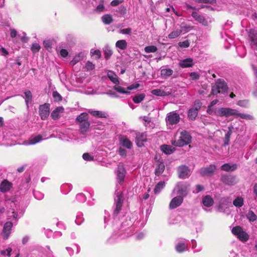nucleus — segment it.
Returning a JSON list of instances; mask_svg holds the SVG:
<instances>
[{"label": "nucleus", "mask_w": 257, "mask_h": 257, "mask_svg": "<svg viewBox=\"0 0 257 257\" xmlns=\"http://www.w3.org/2000/svg\"><path fill=\"white\" fill-rule=\"evenodd\" d=\"M192 137L190 133L186 131H183L180 133V136L177 139V135L174 140H172L171 144L173 146L181 147L189 144L191 142Z\"/></svg>", "instance_id": "nucleus-1"}, {"label": "nucleus", "mask_w": 257, "mask_h": 257, "mask_svg": "<svg viewBox=\"0 0 257 257\" xmlns=\"http://www.w3.org/2000/svg\"><path fill=\"white\" fill-rule=\"evenodd\" d=\"M215 113L218 116H234L242 118H246L247 116L246 114L239 113L237 110L230 108H220L215 111Z\"/></svg>", "instance_id": "nucleus-2"}, {"label": "nucleus", "mask_w": 257, "mask_h": 257, "mask_svg": "<svg viewBox=\"0 0 257 257\" xmlns=\"http://www.w3.org/2000/svg\"><path fill=\"white\" fill-rule=\"evenodd\" d=\"M190 184L187 182H179L174 188L173 193L180 196H182L184 198L188 194L190 190Z\"/></svg>", "instance_id": "nucleus-3"}, {"label": "nucleus", "mask_w": 257, "mask_h": 257, "mask_svg": "<svg viewBox=\"0 0 257 257\" xmlns=\"http://www.w3.org/2000/svg\"><path fill=\"white\" fill-rule=\"evenodd\" d=\"M227 86L223 80L218 79L212 87L211 94L217 95L218 93H223L227 90Z\"/></svg>", "instance_id": "nucleus-4"}, {"label": "nucleus", "mask_w": 257, "mask_h": 257, "mask_svg": "<svg viewBox=\"0 0 257 257\" xmlns=\"http://www.w3.org/2000/svg\"><path fill=\"white\" fill-rule=\"evenodd\" d=\"M232 233L242 241H246L248 239V235L243 231L242 228L239 226H235L232 229Z\"/></svg>", "instance_id": "nucleus-5"}, {"label": "nucleus", "mask_w": 257, "mask_h": 257, "mask_svg": "<svg viewBox=\"0 0 257 257\" xmlns=\"http://www.w3.org/2000/svg\"><path fill=\"white\" fill-rule=\"evenodd\" d=\"M180 119L179 114L175 111H172L167 114L166 121L167 125H174L177 124Z\"/></svg>", "instance_id": "nucleus-6"}, {"label": "nucleus", "mask_w": 257, "mask_h": 257, "mask_svg": "<svg viewBox=\"0 0 257 257\" xmlns=\"http://www.w3.org/2000/svg\"><path fill=\"white\" fill-rule=\"evenodd\" d=\"M140 86V84L139 83H136L135 84H132L129 86H128L126 88H125L119 85V83L116 84L114 87L113 88L114 90H115L116 91H117L119 93H122V94H129L130 90H132L133 89H136L138 88Z\"/></svg>", "instance_id": "nucleus-7"}, {"label": "nucleus", "mask_w": 257, "mask_h": 257, "mask_svg": "<svg viewBox=\"0 0 257 257\" xmlns=\"http://www.w3.org/2000/svg\"><path fill=\"white\" fill-rule=\"evenodd\" d=\"M123 196L121 192H117L116 193V197L114 198L115 208L114 213L117 214L120 211L123 203Z\"/></svg>", "instance_id": "nucleus-8"}, {"label": "nucleus", "mask_w": 257, "mask_h": 257, "mask_svg": "<svg viewBox=\"0 0 257 257\" xmlns=\"http://www.w3.org/2000/svg\"><path fill=\"white\" fill-rule=\"evenodd\" d=\"M152 93L153 95L156 96H164L170 95L172 90L171 88H167L165 87L163 88V87L160 89H155L152 91Z\"/></svg>", "instance_id": "nucleus-9"}, {"label": "nucleus", "mask_w": 257, "mask_h": 257, "mask_svg": "<svg viewBox=\"0 0 257 257\" xmlns=\"http://www.w3.org/2000/svg\"><path fill=\"white\" fill-rule=\"evenodd\" d=\"M178 173L180 178L185 179L190 176L191 171L187 166L182 165L178 167Z\"/></svg>", "instance_id": "nucleus-10"}, {"label": "nucleus", "mask_w": 257, "mask_h": 257, "mask_svg": "<svg viewBox=\"0 0 257 257\" xmlns=\"http://www.w3.org/2000/svg\"><path fill=\"white\" fill-rule=\"evenodd\" d=\"M117 180L119 183H121L125 176L126 170L122 164H119L116 172Z\"/></svg>", "instance_id": "nucleus-11"}, {"label": "nucleus", "mask_w": 257, "mask_h": 257, "mask_svg": "<svg viewBox=\"0 0 257 257\" xmlns=\"http://www.w3.org/2000/svg\"><path fill=\"white\" fill-rule=\"evenodd\" d=\"M13 227V223L11 221L6 222L4 225L2 235L4 239H7L9 238Z\"/></svg>", "instance_id": "nucleus-12"}, {"label": "nucleus", "mask_w": 257, "mask_h": 257, "mask_svg": "<svg viewBox=\"0 0 257 257\" xmlns=\"http://www.w3.org/2000/svg\"><path fill=\"white\" fill-rule=\"evenodd\" d=\"M49 104H44L39 107V114L42 119H46L49 115Z\"/></svg>", "instance_id": "nucleus-13"}, {"label": "nucleus", "mask_w": 257, "mask_h": 257, "mask_svg": "<svg viewBox=\"0 0 257 257\" xmlns=\"http://www.w3.org/2000/svg\"><path fill=\"white\" fill-rule=\"evenodd\" d=\"M192 17L198 22L201 24L202 25L204 26H207L209 25V24L211 22V21H208L207 19H206L203 16H201L198 14L196 12H193L192 13Z\"/></svg>", "instance_id": "nucleus-14"}, {"label": "nucleus", "mask_w": 257, "mask_h": 257, "mask_svg": "<svg viewBox=\"0 0 257 257\" xmlns=\"http://www.w3.org/2000/svg\"><path fill=\"white\" fill-rule=\"evenodd\" d=\"M183 201V198L182 196H180L179 195H177V196H176L174 197L171 201L170 204H169V208L170 209H175L182 203Z\"/></svg>", "instance_id": "nucleus-15"}, {"label": "nucleus", "mask_w": 257, "mask_h": 257, "mask_svg": "<svg viewBox=\"0 0 257 257\" xmlns=\"http://www.w3.org/2000/svg\"><path fill=\"white\" fill-rule=\"evenodd\" d=\"M250 38V45L251 47L257 50V32L254 30H250L249 33Z\"/></svg>", "instance_id": "nucleus-16"}, {"label": "nucleus", "mask_w": 257, "mask_h": 257, "mask_svg": "<svg viewBox=\"0 0 257 257\" xmlns=\"http://www.w3.org/2000/svg\"><path fill=\"white\" fill-rule=\"evenodd\" d=\"M42 140V136L40 135L32 136L28 140L25 141L23 144L26 146L35 145L41 142Z\"/></svg>", "instance_id": "nucleus-17"}, {"label": "nucleus", "mask_w": 257, "mask_h": 257, "mask_svg": "<svg viewBox=\"0 0 257 257\" xmlns=\"http://www.w3.org/2000/svg\"><path fill=\"white\" fill-rule=\"evenodd\" d=\"M120 144L128 149H131L132 147L133 144L131 141L125 136H120L119 137Z\"/></svg>", "instance_id": "nucleus-18"}, {"label": "nucleus", "mask_w": 257, "mask_h": 257, "mask_svg": "<svg viewBox=\"0 0 257 257\" xmlns=\"http://www.w3.org/2000/svg\"><path fill=\"white\" fill-rule=\"evenodd\" d=\"M147 141V134L145 133H138L136 137L137 145L141 147L143 146L144 143Z\"/></svg>", "instance_id": "nucleus-19"}, {"label": "nucleus", "mask_w": 257, "mask_h": 257, "mask_svg": "<svg viewBox=\"0 0 257 257\" xmlns=\"http://www.w3.org/2000/svg\"><path fill=\"white\" fill-rule=\"evenodd\" d=\"M215 170V166L211 165L208 167L202 168L200 170V174L202 176H209L212 174Z\"/></svg>", "instance_id": "nucleus-20"}, {"label": "nucleus", "mask_w": 257, "mask_h": 257, "mask_svg": "<svg viewBox=\"0 0 257 257\" xmlns=\"http://www.w3.org/2000/svg\"><path fill=\"white\" fill-rule=\"evenodd\" d=\"M188 247V245L186 241L183 240L178 242L176 246L175 249L178 252L182 253L184 252Z\"/></svg>", "instance_id": "nucleus-21"}, {"label": "nucleus", "mask_w": 257, "mask_h": 257, "mask_svg": "<svg viewBox=\"0 0 257 257\" xmlns=\"http://www.w3.org/2000/svg\"><path fill=\"white\" fill-rule=\"evenodd\" d=\"M79 125L80 133L82 135H85L89 131L90 124L88 120H87L79 123Z\"/></svg>", "instance_id": "nucleus-22"}, {"label": "nucleus", "mask_w": 257, "mask_h": 257, "mask_svg": "<svg viewBox=\"0 0 257 257\" xmlns=\"http://www.w3.org/2000/svg\"><path fill=\"white\" fill-rule=\"evenodd\" d=\"M222 182L228 185H233L236 183L235 178L231 176H225L222 177Z\"/></svg>", "instance_id": "nucleus-23"}, {"label": "nucleus", "mask_w": 257, "mask_h": 257, "mask_svg": "<svg viewBox=\"0 0 257 257\" xmlns=\"http://www.w3.org/2000/svg\"><path fill=\"white\" fill-rule=\"evenodd\" d=\"M179 65L182 68H188L193 65V60L191 58H187L180 61Z\"/></svg>", "instance_id": "nucleus-24"}, {"label": "nucleus", "mask_w": 257, "mask_h": 257, "mask_svg": "<svg viewBox=\"0 0 257 257\" xmlns=\"http://www.w3.org/2000/svg\"><path fill=\"white\" fill-rule=\"evenodd\" d=\"M202 203L204 206L209 207L213 205L214 201L210 195H206L202 199Z\"/></svg>", "instance_id": "nucleus-25"}, {"label": "nucleus", "mask_w": 257, "mask_h": 257, "mask_svg": "<svg viewBox=\"0 0 257 257\" xmlns=\"http://www.w3.org/2000/svg\"><path fill=\"white\" fill-rule=\"evenodd\" d=\"M64 111V108L62 107H58L54 110L51 113V116L53 119H57L60 117V115Z\"/></svg>", "instance_id": "nucleus-26"}, {"label": "nucleus", "mask_w": 257, "mask_h": 257, "mask_svg": "<svg viewBox=\"0 0 257 257\" xmlns=\"http://www.w3.org/2000/svg\"><path fill=\"white\" fill-rule=\"evenodd\" d=\"M12 184L7 180H4L0 184V191L2 192H5L9 191Z\"/></svg>", "instance_id": "nucleus-27"}, {"label": "nucleus", "mask_w": 257, "mask_h": 257, "mask_svg": "<svg viewBox=\"0 0 257 257\" xmlns=\"http://www.w3.org/2000/svg\"><path fill=\"white\" fill-rule=\"evenodd\" d=\"M237 168V165L235 164H225L221 166V170L224 171H233Z\"/></svg>", "instance_id": "nucleus-28"}, {"label": "nucleus", "mask_w": 257, "mask_h": 257, "mask_svg": "<svg viewBox=\"0 0 257 257\" xmlns=\"http://www.w3.org/2000/svg\"><path fill=\"white\" fill-rule=\"evenodd\" d=\"M161 149L164 153L166 154H171L175 151L174 147L167 145H163L161 146Z\"/></svg>", "instance_id": "nucleus-29"}, {"label": "nucleus", "mask_w": 257, "mask_h": 257, "mask_svg": "<svg viewBox=\"0 0 257 257\" xmlns=\"http://www.w3.org/2000/svg\"><path fill=\"white\" fill-rule=\"evenodd\" d=\"M23 97L25 98V102L27 107H29V104L31 103L32 101V94L30 90H27L24 92V96Z\"/></svg>", "instance_id": "nucleus-30"}, {"label": "nucleus", "mask_w": 257, "mask_h": 257, "mask_svg": "<svg viewBox=\"0 0 257 257\" xmlns=\"http://www.w3.org/2000/svg\"><path fill=\"white\" fill-rule=\"evenodd\" d=\"M180 31L181 33H186L188 32L191 30L193 29V27L187 24L186 23L183 22L180 25Z\"/></svg>", "instance_id": "nucleus-31"}, {"label": "nucleus", "mask_w": 257, "mask_h": 257, "mask_svg": "<svg viewBox=\"0 0 257 257\" xmlns=\"http://www.w3.org/2000/svg\"><path fill=\"white\" fill-rule=\"evenodd\" d=\"M84 57V55L83 53L80 52L76 55L73 58V60L71 61L70 64L72 66L75 65L77 63L81 61Z\"/></svg>", "instance_id": "nucleus-32"}, {"label": "nucleus", "mask_w": 257, "mask_h": 257, "mask_svg": "<svg viewBox=\"0 0 257 257\" xmlns=\"http://www.w3.org/2000/svg\"><path fill=\"white\" fill-rule=\"evenodd\" d=\"M76 120V121L79 123L82 122L87 121L88 120V115L86 112L81 113L77 117Z\"/></svg>", "instance_id": "nucleus-33"}, {"label": "nucleus", "mask_w": 257, "mask_h": 257, "mask_svg": "<svg viewBox=\"0 0 257 257\" xmlns=\"http://www.w3.org/2000/svg\"><path fill=\"white\" fill-rule=\"evenodd\" d=\"M244 203L243 198L241 197H237L233 201V204L236 207H242Z\"/></svg>", "instance_id": "nucleus-34"}, {"label": "nucleus", "mask_w": 257, "mask_h": 257, "mask_svg": "<svg viewBox=\"0 0 257 257\" xmlns=\"http://www.w3.org/2000/svg\"><path fill=\"white\" fill-rule=\"evenodd\" d=\"M115 46L117 48L123 50L127 47V42L124 40H118L116 42Z\"/></svg>", "instance_id": "nucleus-35"}, {"label": "nucleus", "mask_w": 257, "mask_h": 257, "mask_svg": "<svg viewBox=\"0 0 257 257\" xmlns=\"http://www.w3.org/2000/svg\"><path fill=\"white\" fill-rule=\"evenodd\" d=\"M89 113L94 116L97 117H105L106 113L104 112L98 110H89Z\"/></svg>", "instance_id": "nucleus-36"}, {"label": "nucleus", "mask_w": 257, "mask_h": 257, "mask_svg": "<svg viewBox=\"0 0 257 257\" xmlns=\"http://www.w3.org/2000/svg\"><path fill=\"white\" fill-rule=\"evenodd\" d=\"M101 20L102 22L106 25H109L111 24L113 21L112 16L108 14L103 15L101 17Z\"/></svg>", "instance_id": "nucleus-37"}, {"label": "nucleus", "mask_w": 257, "mask_h": 257, "mask_svg": "<svg viewBox=\"0 0 257 257\" xmlns=\"http://www.w3.org/2000/svg\"><path fill=\"white\" fill-rule=\"evenodd\" d=\"M107 75L109 79L113 82L114 84L119 83L117 78V76L112 71H109L107 73Z\"/></svg>", "instance_id": "nucleus-38"}, {"label": "nucleus", "mask_w": 257, "mask_h": 257, "mask_svg": "<svg viewBox=\"0 0 257 257\" xmlns=\"http://www.w3.org/2000/svg\"><path fill=\"white\" fill-rule=\"evenodd\" d=\"M165 169V165L164 164L162 163H159L158 164V166L155 170V174L157 176H159L160 174H161Z\"/></svg>", "instance_id": "nucleus-39"}, {"label": "nucleus", "mask_w": 257, "mask_h": 257, "mask_svg": "<svg viewBox=\"0 0 257 257\" xmlns=\"http://www.w3.org/2000/svg\"><path fill=\"white\" fill-rule=\"evenodd\" d=\"M173 71L170 68H164L161 70V74L162 76L167 77L173 74Z\"/></svg>", "instance_id": "nucleus-40"}, {"label": "nucleus", "mask_w": 257, "mask_h": 257, "mask_svg": "<svg viewBox=\"0 0 257 257\" xmlns=\"http://www.w3.org/2000/svg\"><path fill=\"white\" fill-rule=\"evenodd\" d=\"M246 217L250 222H253L257 219V216L252 210L248 211L246 214Z\"/></svg>", "instance_id": "nucleus-41"}, {"label": "nucleus", "mask_w": 257, "mask_h": 257, "mask_svg": "<svg viewBox=\"0 0 257 257\" xmlns=\"http://www.w3.org/2000/svg\"><path fill=\"white\" fill-rule=\"evenodd\" d=\"M165 186L164 182H159L155 186L154 188V192L155 194H158L160 192L161 190L164 188Z\"/></svg>", "instance_id": "nucleus-42"}, {"label": "nucleus", "mask_w": 257, "mask_h": 257, "mask_svg": "<svg viewBox=\"0 0 257 257\" xmlns=\"http://www.w3.org/2000/svg\"><path fill=\"white\" fill-rule=\"evenodd\" d=\"M232 129H233L232 126H230L228 127V131L225 134V140H224L225 145H228V143L230 140V137L232 133Z\"/></svg>", "instance_id": "nucleus-43"}, {"label": "nucleus", "mask_w": 257, "mask_h": 257, "mask_svg": "<svg viewBox=\"0 0 257 257\" xmlns=\"http://www.w3.org/2000/svg\"><path fill=\"white\" fill-rule=\"evenodd\" d=\"M198 114V112L194 109H190L188 112V116L190 119L194 120Z\"/></svg>", "instance_id": "nucleus-44"}, {"label": "nucleus", "mask_w": 257, "mask_h": 257, "mask_svg": "<svg viewBox=\"0 0 257 257\" xmlns=\"http://www.w3.org/2000/svg\"><path fill=\"white\" fill-rule=\"evenodd\" d=\"M145 97V94H140L139 95H136L133 98V101L136 103H140L141 101H142L144 100Z\"/></svg>", "instance_id": "nucleus-45"}, {"label": "nucleus", "mask_w": 257, "mask_h": 257, "mask_svg": "<svg viewBox=\"0 0 257 257\" xmlns=\"http://www.w3.org/2000/svg\"><path fill=\"white\" fill-rule=\"evenodd\" d=\"M158 50V48L155 46H148L144 48L145 51L147 53H155Z\"/></svg>", "instance_id": "nucleus-46"}, {"label": "nucleus", "mask_w": 257, "mask_h": 257, "mask_svg": "<svg viewBox=\"0 0 257 257\" xmlns=\"http://www.w3.org/2000/svg\"><path fill=\"white\" fill-rule=\"evenodd\" d=\"M181 34V33L180 30L177 29L170 33L168 35V38L169 39H174L178 37Z\"/></svg>", "instance_id": "nucleus-47"}, {"label": "nucleus", "mask_w": 257, "mask_h": 257, "mask_svg": "<svg viewBox=\"0 0 257 257\" xmlns=\"http://www.w3.org/2000/svg\"><path fill=\"white\" fill-rule=\"evenodd\" d=\"M18 214L17 212L13 211L12 212L9 211L8 212V218L9 219H13V220H18Z\"/></svg>", "instance_id": "nucleus-48"}, {"label": "nucleus", "mask_w": 257, "mask_h": 257, "mask_svg": "<svg viewBox=\"0 0 257 257\" xmlns=\"http://www.w3.org/2000/svg\"><path fill=\"white\" fill-rule=\"evenodd\" d=\"M41 47L40 45L38 43H34L32 44L31 49L33 53H36L39 51Z\"/></svg>", "instance_id": "nucleus-49"}, {"label": "nucleus", "mask_w": 257, "mask_h": 257, "mask_svg": "<svg viewBox=\"0 0 257 257\" xmlns=\"http://www.w3.org/2000/svg\"><path fill=\"white\" fill-rule=\"evenodd\" d=\"M202 105V103L199 100H196L195 101L194 105L191 109H194L196 111L198 112L200 109Z\"/></svg>", "instance_id": "nucleus-50"}, {"label": "nucleus", "mask_w": 257, "mask_h": 257, "mask_svg": "<svg viewBox=\"0 0 257 257\" xmlns=\"http://www.w3.org/2000/svg\"><path fill=\"white\" fill-rule=\"evenodd\" d=\"M90 53L92 55L94 56L96 59H99L101 56V52L99 50L91 49Z\"/></svg>", "instance_id": "nucleus-51"}, {"label": "nucleus", "mask_w": 257, "mask_h": 257, "mask_svg": "<svg viewBox=\"0 0 257 257\" xmlns=\"http://www.w3.org/2000/svg\"><path fill=\"white\" fill-rule=\"evenodd\" d=\"M52 95L55 101H59L62 99L61 95L57 91H53Z\"/></svg>", "instance_id": "nucleus-52"}, {"label": "nucleus", "mask_w": 257, "mask_h": 257, "mask_svg": "<svg viewBox=\"0 0 257 257\" xmlns=\"http://www.w3.org/2000/svg\"><path fill=\"white\" fill-rule=\"evenodd\" d=\"M104 52V57L106 59H108L112 54V51L108 48H105Z\"/></svg>", "instance_id": "nucleus-53"}, {"label": "nucleus", "mask_w": 257, "mask_h": 257, "mask_svg": "<svg viewBox=\"0 0 257 257\" xmlns=\"http://www.w3.org/2000/svg\"><path fill=\"white\" fill-rule=\"evenodd\" d=\"M44 46L48 51L51 49L52 43L50 40H45L43 42Z\"/></svg>", "instance_id": "nucleus-54"}, {"label": "nucleus", "mask_w": 257, "mask_h": 257, "mask_svg": "<svg viewBox=\"0 0 257 257\" xmlns=\"http://www.w3.org/2000/svg\"><path fill=\"white\" fill-rule=\"evenodd\" d=\"M85 68L87 70H91L94 68V65L92 62L88 61L85 64Z\"/></svg>", "instance_id": "nucleus-55"}, {"label": "nucleus", "mask_w": 257, "mask_h": 257, "mask_svg": "<svg viewBox=\"0 0 257 257\" xmlns=\"http://www.w3.org/2000/svg\"><path fill=\"white\" fill-rule=\"evenodd\" d=\"M121 15H124L126 13V9L123 6H120L117 11Z\"/></svg>", "instance_id": "nucleus-56"}, {"label": "nucleus", "mask_w": 257, "mask_h": 257, "mask_svg": "<svg viewBox=\"0 0 257 257\" xmlns=\"http://www.w3.org/2000/svg\"><path fill=\"white\" fill-rule=\"evenodd\" d=\"M76 199H77V200L78 201L81 202H83L85 201L86 197L84 194H83L82 193H80V194H78L77 195Z\"/></svg>", "instance_id": "nucleus-57"}, {"label": "nucleus", "mask_w": 257, "mask_h": 257, "mask_svg": "<svg viewBox=\"0 0 257 257\" xmlns=\"http://www.w3.org/2000/svg\"><path fill=\"white\" fill-rule=\"evenodd\" d=\"M179 46L181 47L187 48L190 45V43L188 40H185L183 42H179Z\"/></svg>", "instance_id": "nucleus-58"}, {"label": "nucleus", "mask_w": 257, "mask_h": 257, "mask_svg": "<svg viewBox=\"0 0 257 257\" xmlns=\"http://www.w3.org/2000/svg\"><path fill=\"white\" fill-rule=\"evenodd\" d=\"M9 55V52L4 47H0V56L7 57Z\"/></svg>", "instance_id": "nucleus-59"}, {"label": "nucleus", "mask_w": 257, "mask_h": 257, "mask_svg": "<svg viewBox=\"0 0 257 257\" xmlns=\"http://www.w3.org/2000/svg\"><path fill=\"white\" fill-rule=\"evenodd\" d=\"M82 157L83 159L86 161H90L93 160V157L90 156L88 153H84Z\"/></svg>", "instance_id": "nucleus-60"}, {"label": "nucleus", "mask_w": 257, "mask_h": 257, "mask_svg": "<svg viewBox=\"0 0 257 257\" xmlns=\"http://www.w3.org/2000/svg\"><path fill=\"white\" fill-rule=\"evenodd\" d=\"M12 251V249L10 247L7 248L6 250L2 251L1 253L3 255H7L8 256H10L11 255V252Z\"/></svg>", "instance_id": "nucleus-61"}, {"label": "nucleus", "mask_w": 257, "mask_h": 257, "mask_svg": "<svg viewBox=\"0 0 257 257\" xmlns=\"http://www.w3.org/2000/svg\"><path fill=\"white\" fill-rule=\"evenodd\" d=\"M132 32L131 28H126L120 30L119 33L122 34H130Z\"/></svg>", "instance_id": "nucleus-62"}, {"label": "nucleus", "mask_w": 257, "mask_h": 257, "mask_svg": "<svg viewBox=\"0 0 257 257\" xmlns=\"http://www.w3.org/2000/svg\"><path fill=\"white\" fill-rule=\"evenodd\" d=\"M204 187L202 185H197L196 186V190L194 191L193 192L197 193H198V192H199L200 191H202L204 190Z\"/></svg>", "instance_id": "nucleus-63"}, {"label": "nucleus", "mask_w": 257, "mask_h": 257, "mask_svg": "<svg viewBox=\"0 0 257 257\" xmlns=\"http://www.w3.org/2000/svg\"><path fill=\"white\" fill-rule=\"evenodd\" d=\"M190 76L192 80H196L199 78V74L195 72L191 73Z\"/></svg>", "instance_id": "nucleus-64"}]
</instances>
